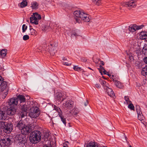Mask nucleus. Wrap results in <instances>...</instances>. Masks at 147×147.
<instances>
[{
	"instance_id": "0e129e2a",
	"label": "nucleus",
	"mask_w": 147,
	"mask_h": 147,
	"mask_svg": "<svg viewBox=\"0 0 147 147\" xmlns=\"http://www.w3.org/2000/svg\"><path fill=\"white\" fill-rule=\"evenodd\" d=\"M88 68L93 70L90 67H88Z\"/></svg>"
},
{
	"instance_id": "c9c22d12",
	"label": "nucleus",
	"mask_w": 147,
	"mask_h": 147,
	"mask_svg": "<svg viewBox=\"0 0 147 147\" xmlns=\"http://www.w3.org/2000/svg\"><path fill=\"white\" fill-rule=\"evenodd\" d=\"M128 108L130 109L131 110H134V107L132 102L128 104Z\"/></svg>"
},
{
	"instance_id": "0eeeda50",
	"label": "nucleus",
	"mask_w": 147,
	"mask_h": 147,
	"mask_svg": "<svg viewBox=\"0 0 147 147\" xmlns=\"http://www.w3.org/2000/svg\"><path fill=\"white\" fill-rule=\"evenodd\" d=\"M11 142V140L9 138L0 140V147H5L6 146L9 145Z\"/></svg>"
},
{
	"instance_id": "f257e3e1",
	"label": "nucleus",
	"mask_w": 147,
	"mask_h": 147,
	"mask_svg": "<svg viewBox=\"0 0 147 147\" xmlns=\"http://www.w3.org/2000/svg\"><path fill=\"white\" fill-rule=\"evenodd\" d=\"M74 19L77 22L79 23L81 20L86 22H88L90 21L89 16L88 15L80 10H76L74 13Z\"/></svg>"
},
{
	"instance_id": "79ce46f5",
	"label": "nucleus",
	"mask_w": 147,
	"mask_h": 147,
	"mask_svg": "<svg viewBox=\"0 0 147 147\" xmlns=\"http://www.w3.org/2000/svg\"><path fill=\"white\" fill-rule=\"evenodd\" d=\"M50 134L49 133H47L44 135V138L45 139H48L49 137Z\"/></svg>"
},
{
	"instance_id": "13d9d810",
	"label": "nucleus",
	"mask_w": 147,
	"mask_h": 147,
	"mask_svg": "<svg viewBox=\"0 0 147 147\" xmlns=\"http://www.w3.org/2000/svg\"><path fill=\"white\" fill-rule=\"evenodd\" d=\"M62 60H66L67 59L66 58H65V57H63L62 58Z\"/></svg>"
},
{
	"instance_id": "4c0bfd02",
	"label": "nucleus",
	"mask_w": 147,
	"mask_h": 147,
	"mask_svg": "<svg viewBox=\"0 0 147 147\" xmlns=\"http://www.w3.org/2000/svg\"><path fill=\"white\" fill-rule=\"evenodd\" d=\"M138 119L139 120L141 121H143L144 120V116L142 115V113L141 114H138Z\"/></svg>"
},
{
	"instance_id": "20e7f679",
	"label": "nucleus",
	"mask_w": 147,
	"mask_h": 147,
	"mask_svg": "<svg viewBox=\"0 0 147 147\" xmlns=\"http://www.w3.org/2000/svg\"><path fill=\"white\" fill-rule=\"evenodd\" d=\"M39 115L40 112L38 107H33L31 108L29 112V115L30 117L35 118L38 117Z\"/></svg>"
},
{
	"instance_id": "4d7b16f0",
	"label": "nucleus",
	"mask_w": 147,
	"mask_h": 147,
	"mask_svg": "<svg viewBox=\"0 0 147 147\" xmlns=\"http://www.w3.org/2000/svg\"><path fill=\"white\" fill-rule=\"evenodd\" d=\"M2 77L0 76V83L2 82Z\"/></svg>"
},
{
	"instance_id": "de8ad7c7",
	"label": "nucleus",
	"mask_w": 147,
	"mask_h": 147,
	"mask_svg": "<svg viewBox=\"0 0 147 147\" xmlns=\"http://www.w3.org/2000/svg\"><path fill=\"white\" fill-rule=\"evenodd\" d=\"M63 63L64 65H65L67 66H70L71 65V63H68L67 62H63Z\"/></svg>"
},
{
	"instance_id": "bf43d9fd",
	"label": "nucleus",
	"mask_w": 147,
	"mask_h": 147,
	"mask_svg": "<svg viewBox=\"0 0 147 147\" xmlns=\"http://www.w3.org/2000/svg\"><path fill=\"white\" fill-rule=\"evenodd\" d=\"M81 60H82V61H83L85 62L86 61V60L85 59V60L83 59H82Z\"/></svg>"
},
{
	"instance_id": "a18cd8bd",
	"label": "nucleus",
	"mask_w": 147,
	"mask_h": 147,
	"mask_svg": "<svg viewBox=\"0 0 147 147\" xmlns=\"http://www.w3.org/2000/svg\"><path fill=\"white\" fill-rule=\"evenodd\" d=\"M29 38V37L28 35H25L23 36V38L24 40H26L28 39Z\"/></svg>"
},
{
	"instance_id": "680f3d73",
	"label": "nucleus",
	"mask_w": 147,
	"mask_h": 147,
	"mask_svg": "<svg viewBox=\"0 0 147 147\" xmlns=\"http://www.w3.org/2000/svg\"><path fill=\"white\" fill-rule=\"evenodd\" d=\"M108 75L109 77H110V76H111V75L110 74H108Z\"/></svg>"
},
{
	"instance_id": "7c9ffc66",
	"label": "nucleus",
	"mask_w": 147,
	"mask_h": 147,
	"mask_svg": "<svg viewBox=\"0 0 147 147\" xmlns=\"http://www.w3.org/2000/svg\"><path fill=\"white\" fill-rule=\"evenodd\" d=\"M136 108L138 115L142 114V112L141 111L140 107L139 105H137L136 106Z\"/></svg>"
},
{
	"instance_id": "1a4fd4ad",
	"label": "nucleus",
	"mask_w": 147,
	"mask_h": 147,
	"mask_svg": "<svg viewBox=\"0 0 147 147\" xmlns=\"http://www.w3.org/2000/svg\"><path fill=\"white\" fill-rule=\"evenodd\" d=\"M74 103L73 101L69 100L64 102L63 104V107L67 109H70L74 107Z\"/></svg>"
},
{
	"instance_id": "c756f323",
	"label": "nucleus",
	"mask_w": 147,
	"mask_h": 147,
	"mask_svg": "<svg viewBox=\"0 0 147 147\" xmlns=\"http://www.w3.org/2000/svg\"><path fill=\"white\" fill-rule=\"evenodd\" d=\"M71 112H73L74 115L76 116L79 112V110L78 109L75 107L72 110Z\"/></svg>"
},
{
	"instance_id": "a211bd4d",
	"label": "nucleus",
	"mask_w": 147,
	"mask_h": 147,
	"mask_svg": "<svg viewBox=\"0 0 147 147\" xmlns=\"http://www.w3.org/2000/svg\"><path fill=\"white\" fill-rule=\"evenodd\" d=\"M125 5H127V7H134L136 6V4L134 1L131 0L126 2L125 3Z\"/></svg>"
},
{
	"instance_id": "052dcab7",
	"label": "nucleus",
	"mask_w": 147,
	"mask_h": 147,
	"mask_svg": "<svg viewBox=\"0 0 147 147\" xmlns=\"http://www.w3.org/2000/svg\"><path fill=\"white\" fill-rule=\"evenodd\" d=\"M2 129H3L0 128V133L2 132Z\"/></svg>"
},
{
	"instance_id": "2eb2a0df",
	"label": "nucleus",
	"mask_w": 147,
	"mask_h": 147,
	"mask_svg": "<svg viewBox=\"0 0 147 147\" xmlns=\"http://www.w3.org/2000/svg\"><path fill=\"white\" fill-rule=\"evenodd\" d=\"M18 103V98H13L10 99L9 104L10 105H17Z\"/></svg>"
},
{
	"instance_id": "2f4dec72",
	"label": "nucleus",
	"mask_w": 147,
	"mask_h": 147,
	"mask_svg": "<svg viewBox=\"0 0 147 147\" xmlns=\"http://www.w3.org/2000/svg\"><path fill=\"white\" fill-rule=\"evenodd\" d=\"M100 82L101 84H102V86H106V88L108 87L107 85L108 84L105 81L101 80H100Z\"/></svg>"
},
{
	"instance_id": "774afa93",
	"label": "nucleus",
	"mask_w": 147,
	"mask_h": 147,
	"mask_svg": "<svg viewBox=\"0 0 147 147\" xmlns=\"http://www.w3.org/2000/svg\"><path fill=\"white\" fill-rule=\"evenodd\" d=\"M129 147H132L130 145Z\"/></svg>"
},
{
	"instance_id": "e433bc0d",
	"label": "nucleus",
	"mask_w": 147,
	"mask_h": 147,
	"mask_svg": "<svg viewBox=\"0 0 147 147\" xmlns=\"http://www.w3.org/2000/svg\"><path fill=\"white\" fill-rule=\"evenodd\" d=\"M102 0H92L94 3L97 5H99L101 3V1Z\"/></svg>"
},
{
	"instance_id": "ddd939ff",
	"label": "nucleus",
	"mask_w": 147,
	"mask_h": 147,
	"mask_svg": "<svg viewBox=\"0 0 147 147\" xmlns=\"http://www.w3.org/2000/svg\"><path fill=\"white\" fill-rule=\"evenodd\" d=\"M56 96L57 99L61 102H62L66 98L65 95L61 92H57L56 93Z\"/></svg>"
},
{
	"instance_id": "412c9836",
	"label": "nucleus",
	"mask_w": 147,
	"mask_h": 147,
	"mask_svg": "<svg viewBox=\"0 0 147 147\" xmlns=\"http://www.w3.org/2000/svg\"><path fill=\"white\" fill-rule=\"evenodd\" d=\"M136 24H134L130 25L128 28V30L131 32H134L136 30Z\"/></svg>"
},
{
	"instance_id": "39448f33",
	"label": "nucleus",
	"mask_w": 147,
	"mask_h": 147,
	"mask_svg": "<svg viewBox=\"0 0 147 147\" xmlns=\"http://www.w3.org/2000/svg\"><path fill=\"white\" fill-rule=\"evenodd\" d=\"M41 19V16L40 14L37 13H34L30 17V22L32 24L37 25L38 24L39 20Z\"/></svg>"
},
{
	"instance_id": "49530a36",
	"label": "nucleus",
	"mask_w": 147,
	"mask_h": 147,
	"mask_svg": "<svg viewBox=\"0 0 147 147\" xmlns=\"http://www.w3.org/2000/svg\"><path fill=\"white\" fill-rule=\"evenodd\" d=\"M80 69H81L80 67H78V66H76V65L74 66V67H73V69L74 70H75L76 71H77L79 70Z\"/></svg>"
},
{
	"instance_id": "72a5a7b5",
	"label": "nucleus",
	"mask_w": 147,
	"mask_h": 147,
	"mask_svg": "<svg viewBox=\"0 0 147 147\" xmlns=\"http://www.w3.org/2000/svg\"><path fill=\"white\" fill-rule=\"evenodd\" d=\"M79 36V34H78V33H77L75 32H71V37L72 38L75 36L76 37H77Z\"/></svg>"
},
{
	"instance_id": "5fc2aeb1",
	"label": "nucleus",
	"mask_w": 147,
	"mask_h": 147,
	"mask_svg": "<svg viewBox=\"0 0 147 147\" xmlns=\"http://www.w3.org/2000/svg\"><path fill=\"white\" fill-rule=\"evenodd\" d=\"M100 63L102 65H104V63L102 61H100Z\"/></svg>"
},
{
	"instance_id": "864d4df0",
	"label": "nucleus",
	"mask_w": 147,
	"mask_h": 147,
	"mask_svg": "<svg viewBox=\"0 0 147 147\" xmlns=\"http://www.w3.org/2000/svg\"><path fill=\"white\" fill-rule=\"evenodd\" d=\"M88 103L87 100L86 101V102H85L84 103V105L85 106H86L88 104Z\"/></svg>"
},
{
	"instance_id": "e2e57ef3",
	"label": "nucleus",
	"mask_w": 147,
	"mask_h": 147,
	"mask_svg": "<svg viewBox=\"0 0 147 147\" xmlns=\"http://www.w3.org/2000/svg\"><path fill=\"white\" fill-rule=\"evenodd\" d=\"M113 77V75H112L111 76H110V77L111 78H112Z\"/></svg>"
},
{
	"instance_id": "a19ab883",
	"label": "nucleus",
	"mask_w": 147,
	"mask_h": 147,
	"mask_svg": "<svg viewBox=\"0 0 147 147\" xmlns=\"http://www.w3.org/2000/svg\"><path fill=\"white\" fill-rule=\"evenodd\" d=\"M98 69L99 70L100 73H101V74L102 75V72L105 69L101 65H100L99 66V68H98Z\"/></svg>"
},
{
	"instance_id": "8fccbe9b",
	"label": "nucleus",
	"mask_w": 147,
	"mask_h": 147,
	"mask_svg": "<svg viewBox=\"0 0 147 147\" xmlns=\"http://www.w3.org/2000/svg\"><path fill=\"white\" fill-rule=\"evenodd\" d=\"M95 86L96 88H99L100 87V85L99 84H96L95 85Z\"/></svg>"
},
{
	"instance_id": "a878e982",
	"label": "nucleus",
	"mask_w": 147,
	"mask_h": 147,
	"mask_svg": "<svg viewBox=\"0 0 147 147\" xmlns=\"http://www.w3.org/2000/svg\"><path fill=\"white\" fill-rule=\"evenodd\" d=\"M141 73L142 75L144 76H147V66L142 68Z\"/></svg>"
},
{
	"instance_id": "58836bf2",
	"label": "nucleus",
	"mask_w": 147,
	"mask_h": 147,
	"mask_svg": "<svg viewBox=\"0 0 147 147\" xmlns=\"http://www.w3.org/2000/svg\"><path fill=\"white\" fill-rule=\"evenodd\" d=\"M6 125L5 122L0 121V128H2L4 129V127Z\"/></svg>"
},
{
	"instance_id": "c85d7f7f",
	"label": "nucleus",
	"mask_w": 147,
	"mask_h": 147,
	"mask_svg": "<svg viewBox=\"0 0 147 147\" xmlns=\"http://www.w3.org/2000/svg\"><path fill=\"white\" fill-rule=\"evenodd\" d=\"M30 33L29 34H30L32 35H36V31L32 28H30Z\"/></svg>"
},
{
	"instance_id": "6e6d98bb",
	"label": "nucleus",
	"mask_w": 147,
	"mask_h": 147,
	"mask_svg": "<svg viewBox=\"0 0 147 147\" xmlns=\"http://www.w3.org/2000/svg\"><path fill=\"white\" fill-rule=\"evenodd\" d=\"M104 74H107L106 73L107 72V71H106L105 69H104V70H103V71H102Z\"/></svg>"
},
{
	"instance_id": "9d476101",
	"label": "nucleus",
	"mask_w": 147,
	"mask_h": 147,
	"mask_svg": "<svg viewBox=\"0 0 147 147\" xmlns=\"http://www.w3.org/2000/svg\"><path fill=\"white\" fill-rule=\"evenodd\" d=\"M16 109L14 106L10 105L7 109V113L8 115H12L15 114Z\"/></svg>"
},
{
	"instance_id": "7ed1b4c3",
	"label": "nucleus",
	"mask_w": 147,
	"mask_h": 147,
	"mask_svg": "<svg viewBox=\"0 0 147 147\" xmlns=\"http://www.w3.org/2000/svg\"><path fill=\"white\" fill-rule=\"evenodd\" d=\"M7 83L5 81L2 82L0 86V91L2 92H4L2 93L3 94L2 98L3 99L5 98L8 93V91L7 88Z\"/></svg>"
},
{
	"instance_id": "b1692460",
	"label": "nucleus",
	"mask_w": 147,
	"mask_h": 147,
	"mask_svg": "<svg viewBox=\"0 0 147 147\" xmlns=\"http://www.w3.org/2000/svg\"><path fill=\"white\" fill-rule=\"evenodd\" d=\"M28 3L26 0H23L18 5L21 8L24 7L27 5Z\"/></svg>"
},
{
	"instance_id": "4be33fe9",
	"label": "nucleus",
	"mask_w": 147,
	"mask_h": 147,
	"mask_svg": "<svg viewBox=\"0 0 147 147\" xmlns=\"http://www.w3.org/2000/svg\"><path fill=\"white\" fill-rule=\"evenodd\" d=\"M6 115L5 111L0 110V121L3 119L5 120V119Z\"/></svg>"
},
{
	"instance_id": "6ab92c4d",
	"label": "nucleus",
	"mask_w": 147,
	"mask_h": 147,
	"mask_svg": "<svg viewBox=\"0 0 147 147\" xmlns=\"http://www.w3.org/2000/svg\"><path fill=\"white\" fill-rule=\"evenodd\" d=\"M25 125L23 121L21 120L18 122L16 126V127L21 130Z\"/></svg>"
},
{
	"instance_id": "37998d69",
	"label": "nucleus",
	"mask_w": 147,
	"mask_h": 147,
	"mask_svg": "<svg viewBox=\"0 0 147 147\" xmlns=\"http://www.w3.org/2000/svg\"><path fill=\"white\" fill-rule=\"evenodd\" d=\"M27 27L25 24H23L22 27V32H24L27 29Z\"/></svg>"
},
{
	"instance_id": "603ef678",
	"label": "nucleus",
	"mask_w": 147,
	"mask_h": 147,
	"mask_svg": "<svg viewBox=\"0 0 147 147\" xmlns=\"http://www.w3.org/2000/svg\"><path fill=\"white\" fill-rule=\"evenodd\" d=\"M55 53V51H51L50 52V54L52 55H54Z\"/></svg>"
},
{
	"instance_id": "6e6552de",
	"label": "nucleus",
	"mask_w": 147,
	"mask_h": 147,
	"mask_svg": "<svg viewBox=\"0 0 147 147\" xmlns=\"http://www.w3.org/2000/svg\"><path fill=\"white\" fill-rule=\"evenodd\" d=\"M21 113L20 114L22 118L24 117L28 113V111L29 109V106L24 104L22 105L21 107Z\"/></svg>"
},
{
	"instance_id": "f03ea898",
	"label": "nucleus",
	"mask_w": 147,
	"mask_h": 147,
	"mask_svg": "<svg viewBox=\"0 0 147 147\" xmlns=\"http://www.w3.org/2000/svg\"><path fill=\"white\" fill-rule=\"evenodd\" d=\"M41 133L39 131H34L31 132L30 135V140L33 144L37 143L41 140Z\"/></svg>"
},
{
	"instance_id": "393cba45",
	"label": "nucleus",
	"mask_w": 147,
	"mask_h": 147,
	"mask_svg": "<svg viewBox=\"0 0 147 147\" xmlns=\"http://www.w3.org/2000/svg\"><path fill=\"white\" fill-rule=\"evenodd\" d=\"M7 50L6 49H2L0 52V56L2 58L4 57L7 54Z\"/></svg>"
},
{
	"instance_id": "09e8293b",
	"label": "nucleus",
	"mask_w": 147,
	"mask_h": 147,
	"mask_svg": "<svg viewBox=\"0 0 147 147\" xmlns=\"http://www.w3.org/2000/svg\"><path fill=\"white\" fill-rule=\"evenodd\" d=\"M68 142H66V144H64L63 145V147H67V145H68Z\"/></svg>"
},
{
	"instance_id": "338daca9",
	"label": "nucleus",
	"mask_w": 147,
	"mask_h": 147,
	"mask_svg": "<svg viewBox=\"0 0 147 147\" xmlns=\"http://www.w3.org/2000/svg\"><path fill=\"white\" fill-rule=\"evenodd\" d=\"M101 147H107L106 146H102Z\"/></svg>"
},
{
	"instance_id": "423d86ee",
	"label": "nucleus",
	"mask_w": 147,
	"mask_h": 147,
	"mask_svg": "<svg viewBox=\"0 0 147 147\" xmlns=\"http://www.w3.org/2000/svg\"><path fill=\"white\" fill-rule=\"evenodd\" d=\"M53 107H54V110H55L58 113V115L60 117L61 121L65 125L66 124V119L62 116V112L60 109L55 105H53Z\"/></svg>"
},
{
	"instance_id": "dca6fc26",
	"label": "nucleus",
	"mask_w": 147,
	"mask_h": 147,
	"mask_svg": "<svg viewBox=\"0 0 147 147\" xmlns=\"http://www.w3.org/2000/svg\"><path fill=\"white\" fill-rule=\"evenodd\" d=\"M16 138L18 140V142L21 144L22 146H23L26 143V140H25V139L20 137L19 135Z\"/></svg>"
},
{
	"instance_id": "4468645a",
	"label": "nucleus",
	"mask_w": 147,
	"mask_h": 147,
	"mask_svg": "<svg viewBox=\"0 0 147 147\" xmlns=\"http://www.w3.org/2000/svg\"><path fill=\"white\" fill-rule=\"evenodd\" d=\"M106 89V92L108 95L114 98L115 97V94L111 88L107 87Z\"/></svg>"
},
{
	"instance_id": "c03bdc74",
	"label": "nucleus",
	"mask_w": 147,
	"mask_h": 147,
	"mask_svg": "<svg viewBox=\"0 0 147 147\" xmlns=\"http://www.w3.org/2000/svg\"><path fill=\"white\" fill-rule=\"evenodd\" d=\"M144 26L143 25H140V26H137L136 24V29L137 30H138L140 29H142L144 27Z\"/></svg>"
},
{
	"instance_id": "ea45409f",
	"label": "nucleus",
	"mask_w": 147,
	"mask_h": 147,
	"mask_svg": "<svg viewBox=\"0 0 147 147\" xmlns=\"http://www.w3.org/2000/svg\"><path fill=\"white\" fill-rule=\"evenodd\" d=\"M46 142H47L48 143H49V144L48 145H45L43 146L42 147H52L51 145V142L50 141L47 140Z\"/></svg>"
},
{
	"instance_id": "cd10ccee",
	"label": "nucleus",
	"mask_w": 147,
	"mask_h": 147,
	"mask_svg": "<svg viewBox=\"0 0 147 147\" xmlns=\"http://www.w3.org/2000/svg\"><path fill=\"white\" fill-rule=\"evenodd\" d=\"M115 84L116 86L119 88H121L123 87V85L119 81H115Z\"/></svg>"
},
{
	"instance_id": "3c124183",
	"label": "nucleus",
	"mask_w": 147,
	"mask_h": 147,
	"mask_svg": "<svg viewBox=\"0 0 147 147\" xmlns=\"http://www.w3.org/2000/svg\"><path fill=\"white\" fill-rule=\"evenodd\" d=\"M144 62L147 64V57H146L144 59Z\"/></svg>"
},
{
	"instance_id": "f8f14e48",
	"label": "nucleus",
	"mask_w": 147,
	"mask_h": 147,
	"mask_svg": "<svg viewBox=\"0 0 147 147\" xmlns=\"http://www.w3.org/2000/svg\"><path fill=\"white\" fill-rule=\"evenodd\" d=\"M32 130V128L30 126H25L20 130L22 134L26 135L27 133L30 132Z\"/></svg>"
},
{
	"instance_id": "473e14b6",
	"label": "nucleus",
	"mask_w": 147,
	"mask_h": 147,
	"mask_svg": "<svg viewBox=\"0 0 147 147\" xmlns=\"http://www.w3.org/2000/svg\"><path fill=\"white\" fill-rule=\"evenodd\" d=\"M142 53L144 55L147 56V47H144L142 49Z\"/></svg>"
},
{
	"instance_id": "5701e85b",
	"label": "nucleus",
	"mask_w": 147,
	"mask_h": 147,
	"mask_svg": "<svg viewBox=\"0 0 147 147\" xmlns=\"http://www.w3.org/2000/svg\"><path fill=\"white\" fill-rule=\"evenodd\" d=\"M31 5V7L33 9H36L38 8V4L36 1L32 2Z\"/></svg>"
},
{
	"instance_id": "9b49d317",
	"label": "nucleus",
	"mask_w": 147,
	"mask_h": 147,
	"mask_svg": "<svg viewBox=\"0 0 147 147\" xmlns=\"http://www.w3.org/2000/svg\"><path fill=\"white\" fill-rule=\"evenodd\" d=\"M13 125L11 124H6L5 126L4 127L3 131L9 134L12 130Z\"/></svg>"
},
{
	"instance_id": "69168bd1",
	"label": "nucleus",
	"mask_w": 147,
	"mask_h": 147,
	"mask_svg": "<svg viewBox=\"0 0 147 147\" xmlns=\"http://www.w3.org/2000/svg\"><path fill=\"white\" fill-rule=\"evenodd\" d=\"M65 34H68V33H68V32H65Z\"/></svg>"
},
{
	"instance_id": "bb28decb",
	"label": "nucleus",
	"mask_w": 147,
	"mask_h": 147,
	"mask_svg": "<svg viewBox=\"0 0 147 147\" xmlns=\"http://www.w3.org/2000/svg\"><path fill=\"white\" fill-rule=\"evenodd\" d=\"M86 147H98L96 143L93 142H90L87 145Z\"/></svg>"
},
{
	"instance_id": "f3484780",
	"label": "nucleus",
	"mask_w": 147,
	"mask_h": 147,
	"mask_svg": "<svg viewBox=\"0 0 147 147\" xmlns=\"http://www.w3.org/2000/svg\"><path fill=\"white\" fill-rule=\"evenodd\" d=\"M140 38L142 40L147 39V32L145 31H142L139 34Z\"/></svg>"
},
{
	"instance_id": "aec40b11",
	"label": "nucleus",
	"mask_w": 147,
	"mask_h": 147,
	"mask_svg": "<svg viewBox=\"0 0 147 147\" xmlns=\"http://www.w3.org/2000/svg\"><path fill=\"white\" fill-rule=\"evenodd\" d=\"M17 98H18V101H20V103L24 102L26 101V99L23 95H19Z\"/></svg>"
},
{
	"instance_id": "f704fd0d",
	"label": "nucleus",
	"mask_w": 147,
	"mask_h": 147,
	"mask_svg": "<svg viewBox=\"0 0 147 147\" xmlns=\"http://www.w3.org/2000/svg\"><path fill=\"white\" fill-rule=\"evenodd\" d=\"M124 99L126 101L127 104H129V103H130L131 102V101L129 98V97L128 96H125L124 97Z\"/></svg>"
}]
</instances>
